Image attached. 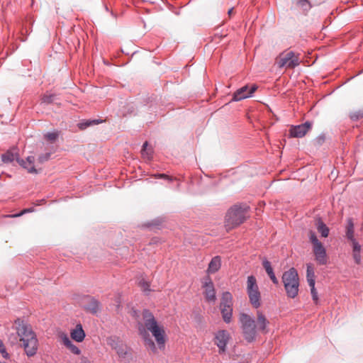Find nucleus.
Returning a JSON list of instances; mask_svg holds the SVG:
<instances>
[{
  "instance_id": "3",
  "label": "nucleus",
  "mask_w": 363,
  "mask_h": 363,
  "mask_svg": "<svg viewBox=\"0 0 363 363\" xmlns=\"http://www.w3.org/2000/svg\"><path fill=\"white\" fill-rule=\"evenodd\" d=\"M15 324L26 355L28 357L34 356L38 350V339L35 333L29 325L20 318L15 320Z\"/></svg>"
},
{
  "instance_id": "21",
  "label": "nucleus",
  "mask_w": 363,
  "mask_h": 363,
  "mask_svg": "<svg viewBox=\"0 0 363 363\" xmlns=\"http://www.w3.org/2000/svg\"><path fill=\"white\" fill-rule=\"evenodd\" d=\"M24 161L26 162V166L28 167V168H25L28 173L31 174H38V170L35 169L34 166V162H35V157L34 156H28L26 157V160Z\"/></svg>"
},
{
  "instance_id": "27",
  "label": "nucleus",
  "mask_w": 363,
  "mask_h": 363,
  "mask_svg": "<svg viewBox=\"0 0 363 363\" xmlns=\"http://www.w3.org/2000/svg\"><path fill=\"white\" fill-rule=\"evenodd\" d=\"M121 342V341L117 337H110L107 340L108 345H110L113 350H116V348L119 345Z\"/></svg>"
},
{
  "instance_id": "7",
  "label": "nucleus",
  "mask_w": 363,
  "mask_h": 363,
  "mask_svg": "<svg viewBox=\"0 0 363 363\" xmlns=\"http://www.w3.org/2000/svg\"><path fill=\"white\" fill-rule=\"evenodd\" d=\"M219 308L223 321L228 324L232 321L233 316V296L232 294L225 291L222 294Z\"/></svg>"
},
{
  "instance_id": "14",
  "label": "nucleus",
  "mask_w": 363,
  "mask_h": 363,
  "mask_svg": "<svg viewBox=\"0 0 363 363\" xmlns=\"http://www.w3.org/2000/svg\"><path fill=\"white\" fill-rule=\"evenodd\" d=\"M83 307L85 311L96 314L100 309V303L98 300L92 296H86L82 302Z\"/></svg>"
},
{
  "instance_id": "33",
  "label": "nucleus",
  "mask_w": 363,
  "mask_h": 363,
  "mask_svg": "<svg viewBox=\"0 0 363 363\" xmlns=\"http://www.w3.org/2000/svg\"><path fill=\"white\" fill-rule=\"evenodd\" d=\"M309 239L313 246L320 243L321 242L318 239L315 233L313 230L309 231Z\"/></svg>"
},
{
  "instance_id": "11",
  "label": "nucleus",
  "mask_w": 363,
  "mask_h": 363,
  "mask_svg": "<svg viewBox=\"0 0 363 363\" xmlns=\"http://www.w3.org/2000/svg\"><path fill=\"white\" fill-rule=\"evenodd\" d=\"M312 123L306 121L304 123L292 126L289 130V135L292 138H302L311 128Z\"/></svg>"
},
{
  "instance_id": "47",
  "label": "nucleus",
  "mask_w": 363,
  "mask_h": 363,
  "mask_svg": "<svg viewBox=\"0 0 363 363\" xmlns=\"http://www.w3.org/2000/svg\"><path fill=\"white\" fill-rule=\"evenodd\" d=\"M82 363H90V362H89L86 361V362H82Z\"/></svg>"
},
{
  "instance_id": "4",
  "label": "nucleus",
  "mask_w": 363,
  "mask_h": 363,
  "mask_svg": "<svg viewBox=\"0 0 363 363\" xmlns=\"http://www.w3.org/2000/svg\"><path fill=\"white\" fill-rule=\"evenodd\" d=\"M282 282L288 298H294L298 294L299 277L294 267L290 268L282 274Z\"/></svg>"
},
{
  "instance_id": "8",
  "label": "nucleus",
  "mask_w": 363,
  "mask_h": 363,
  "mask_svg": "<svg viewBox=\"0 0 363 363\" xmlns=\"http://www.w3.org/2000/svg\"><path fill=\"white\" fill-rule=\"evenodd\" d=\"M230 339V335L226 330H219L215 333L214 343L218 347L219 354L225 352Z\"/></svg>"
},
{
  "instance_id": "19",
  "label": "nucleus",
  "mask_w": 363,
  "mask_h": 363,
  "mask_svg": "<svg viewBox=\"0 0 363 363\" xmlns=\"http://www.w3.org/2000/svg\"><path fill=\"white\" fill-rule=\"evenodd\" d=\"M354 223L352 218H348L345 230V236L348 240L350 241L355 239L354 237Z\"/></svg>"
},
{
  "instance_id": "15",
  "label": "nucleus",
  "mask_w": 363,
  "mask_h": 363,
  "mask_svg": "<svg viewBox=\"0 0 363 363\" xmlns=\"http://www.w3.org/2000/svg\"><path fill=\"white\" fill-rule=\"evenodd\" d=\"M71 337L77 342H82L86 336L85 332L82 324L79 323L75 328L71 331Z\"/></svg>"
},
{
  "instance_id": "28",
  "label": "nucleus",
  "mask_w": 363,
  "mask_h": 363,
  "mask_svg": "<svg viewBox=\"0 0 363 363\" xmlns=\"http://www.w3.org/2000/svg\"><path fill=\"white\" fill-rule=\"evenodd\" d=\"M115 350L118 355L121 357H125L127 354L126 347L122 342L119 344Z\"/></svg>"
},
{
  "instance_id": "22",
  "label": "nucleus",
  "mask_w": 363,
  "mask_h": 363,
  "mask_svg": "<svg viewBox=\"0 0 363 363\" xmlns=\"http://www.w3.org/2000/svg\"><path fill=\"white\" fill-rule=\"evenodd\" d=\"M253 93L254 92H247V94H245V92H233L231 101H239L245 99L252 97Z\"/></svg>"
},
{
  "instance_id": "24",
  "label": "nucleus",
  "mask_w": 363,
  "mask_h": 363,
  "mask_svg": "<svg viewBox=\"0 0 363 363\" xmlns=\"http://www.w3.org/2000/svg\"><path fill=\"white\" fill-rule=\"evenodd\" d=\"M349 117L352 121H357L359 119L363 118V109L350 112Z\"/></svg>"
},
{
  "instance_id": "40",
  "label": "nucleus",
  "mask_w": 363,
  "mask_h": 363,
  "mask_svg": "<svg viewBox=\"0 0 363 363\" xmlns=\"http://www.w3.org/2000/svg\"><path fill=\"white\" fill-rule=\"evenodd\" d=\"M155 178H158V179H167L169 182H172V178L170 177L169 176L165 174H157L155 175Z\"/></svg>"
},
{
  "instance_id": "45",
  "label": "nucleus",
  "mask_w": 363,
  "mask_h": 363,
  "mask_svg": "<svg viewBox=\"0 0 363 363\" xmlns=\"http://www.w3.org/2000/svg\"><path fill=\"white\" fill-rule=\"evenodd\" d=\"M307 282L310 286L311 289H315V279H310L307 280Z\"/></svg>"
},
{
  "instance_id": "18",
  "label": "nucleus",
  "mask_w": 363,
  "mask_h": 363,
  "mask_svg": "<svg viewBox=\"0 0 363 363\" xmlns=\"http://www.w3.org/2000/svg\"><path fill=\"white\" fill-rule=\"evenodd\" d=\"M315 227L319 233H320L321 236L323 238H327L329 235V228L325 225V223L320 218H318L315 222Z\"/></svg>"
},
{
  "instance_id": "34",
  "label": "nucleus",
  "mask_w": 363,
  "mask_h": 363,
  "mask_svg": "<svg viewBox=\"0 0 363 363\" xmlns=\"http://www.w3.org/2000/svg\"><path fill=\"white\" fill-rule=\"evenodd\" d=\"M50 156H51L50 152H46L45 154H41L40 155L38 156V161L39 163L43 164L45 162H47L48 160H49L50 158Z\"/></svg>"
},
{
  "instance_id": "17",
  "label": "nucleus",
  "mask_w": 363,
  "mask_h": 363,
  "mask_svg": "<svg viewBox=\"0 0 363 363\" xmlns=\"http://www.w3.org/2000/svg\"><path fill=\"white\" fill-rule=\"evenodd\" d=\"M221 266V259L220 256L213 257L208 264L207 269L208 274H213L219 270Z\"/></svg>"
},
{
  "instance_id": "42",
  "label": "nucleus",
  "mask_w": 363,
  "mask_h": 363,
  "mask_svg": "<svg viewBox=\"0 0 363 363\" xmlns=\"http://www.w3.org/2000/svg\"><path fill=\"white\" fill-rule=\"evenodd\" d=\"M353 258L356 264H359L361 262L360 252H353Z\"/></svg>"
},
{
  "instance_id": "32",
  "label": "nucleus",
  "mask_w": 363,
  "mask_h": 363,
  "mask_svg": "<svg viewBox=\"0 0 363 363\" xmlns=\"http://www.w3.org/2000/svg\"><path fill=\"white\" fill-rule=\"evenodd\" d=\"M0 353L1 354L2 357L4 359H8L10 358V354L7 352L5 345L1 339H0Z\"/></svg>"
},
{
  "instance_id": "10",
  "label": "nucleus",
  "mask_w": 363,
  "mask_h": 363,
  "mask_svg": "<svg viewBox=\"0 0 363 363\" xmlns=\"http://www.w3.org/2000/svg\"><path fill=\"white\" fill-rule=\"evenodd\" d=\"M1 158L4 164H12L14 166L13 162L16 161L23 168H28L24 160L20 157L19 154L17 152H14L12 150H9L2 154Z\"/></svg>"
},
{
  "instance_id": "12",
  "label": "nucleus",
  "mask_w": 363,
  "mask_h": 363,
  "mask_svg": "<svg viewBox=\"0 0 363 363\" xmlns=\"http://www.w3.org/2000/svg\"><path fill=\"white\" fill-rule=\"evenodd\" d=\"M313 252L318 264L325 265L328 262L326 250L322 242L313 246Z\"/></svg>"
},
{
  "instance_id": "30",
  "label": "nucleus",
  "mask_w": 363,
  "mask_h": 363,
  "mask_svg": "<svg viewBox=\"0 0 363 363\" xmlns=\"http://www.w3.org/2000/svg\"><path fill=\"white\" fill-rule=\"evenodd\" d=\"M259 89V86L256 84H252L250 85H245L242 87L238 89L236 91H257Z\"/></svg>"
},
{
  "instance_id": "35",
  "label": "nucleus",
  "mask_w": 363,
  "mask_h": 363,
  "mask_svg": "<svg viewBox=\"0 0 363 363\" xmlns=\"http://www.w3.org/2000/svg\"><path fill=\"white\" fill-rule=\"evenodd\" d=\"M350 242H352V245L353 252H357L361 251V245L359 244L356 239L350 240Z\"/></svg>"
},
{
  "instance_id": "16",
  "label": "nucleus",
  "mask_w": 363,
  "mask_h": 363,
  "mask_svg": "<svg viewBox=\"0 0 363 363\" xmlns=\"http://www.w3.org/2000/svg\"><path fill=\"white\" fill-rule=\"evenodd\" d=\"M262 266H263L264 269H265L267 275L269 276V277L273 282V284H278L279 281L275 276V274L274 272V269L272 267L271 262L269 260H267L266 258H264L262 260Z\"/></svg>"
},
{
  "instance_id": "36",
  "label": "nucleus",
  "mask_w": 363,
  "mask_h": 363,
  "mask_svg": "<svg viewBox=\"0 0 363 363\" xmlns=\"http://www.w3.org/2000/svg\"><path fill=\"white\" fill-rule=\"evenodd\" d=\"M325 140V135L324 133H322L320 135H318L315 140V144H317L318 145H322L324 143Z\"/></svg>"
},
{
  "instance_id": "23",
  "label": "nucleus",
  "mask_w": 363,
  "mask_h": 363,
  "mask_svg": "<svg viewBox=\"0 0 363 363\" xmlns=\"http://www.w3.org/2000/svg\"><path fill=\"white\" fill-rule=\"evenodd\" d=\"M315 279L314 267L311 263L306 264V280Z\"/></svg>"
},
{
  "instance_id": "43",
  "label": "nucleus",
  "mask_w": 363,
  "mask_h": 363,
  "mask_svg": "<svg viewBox=\"0 0 363 363\" xmlns=\"http://www.w3.org/2000/svg\"><path fill=\"white\" fill-rule=\"evenodd\" d=\"M148 145V143L147 141H145L143 145V147H142V150H141V153L143 156H145V155H148L149 153L147 150V147Z\"/></svg>"
},
{
  "instance_id": "29",
  "label": "nucleus",
  "mask_w": 363,
  "mask_h": 363,
  "mask_svg": "<svg viewBox=\"0 0 363 363\" xmlns=\"http://www.w3.org/2000/svg\"><path fill=\"white\" fill-rule=\"evenodd\" d=\"M297 4L303 11H308L311 8V3L308 0H298Z\"/></svg>"
},
{
  "instance_id": "5",
  "label": "nucleus",
  "mask_w": 363,
  "mask_h": 363,
  "mask_svg": "<svg viewBox=\"0 0 363 363\" xmlns=\"http://www.w3.org/2000/svg\"><path fill=\"white\" fill-rule=\"evenodd\" d=\"M248 208L247 206L234 205L228 211L225 216V227L227 230L233 229L245 220Z\"/></svg>"
},
{
  "instance_id": "39",
  "label": "nucleus",
  "mask_w": 363,
  "mask_h": 363,
  "mask_svg": "<svg viewBox=\"0 0 363 363\" xmlns=\"http://www.w3.org/2000/svg\"><path fill=\"white\" fill-rule=\"evenodd\" d=\"M68 349L74 354L78 355L81 353L80 349L74 344H72V345Z\"/></svg>"
},
{
  "instance_id": "1",
  "label": "nucleus",
  "mask_w": 363,
  "mask_h": 363,
  "mask_svg": "<svg viewBox=\"0 0 363 363\" xmlns=\"http://www.w3.org/2000/svg\"><path fill=\"white\" fill-rule=\"evenodd\" d=\"M143 316L145 328L142 325L138 328L139 335L141 336L145 346L150 350L152 352L157 353V349L147 330L152 333L160 350H164L165 347V332L162 327L160 326L152 312L147 309L143 311Z\"/></svg>"
},
{
  "instance_id": "26",
  "label": "nucleus",
  "mask_w": 363,
  "mask_h": 363,
  "mask_svg": "<svg viewBox=\"0 0 363 363\" xmlns=\"http://www.w3.org/2000/svg\"><path fill=\"white\" fill-rule=\"evenodd\" d=\"M56 99L57 94L54 93L50 94L43 95L41 100L42 103L49 104L53 103Z\"/></svg>"
},
{
  "instance_id": "13",
  "label": "nucleus",
  "mask_w": 363,
  "mask_h": 363,
  "mask_svg": "<svg viewBox=\"0 0 363 363\" xmlns=\"http://www.w3.org/2000/svg\"><path fill=\"white\" fill-rule=\"evenodd\" d=\"M279 67H286L289 68H294L298 65V58L294 55V52H289L280 58L279 62Z\"/></svg>"
},
{
  "instance_id": "9",
  "label": "nucleus",
  "mask_w": 363,
  "mask_h": 363,
  "mask_svg": "<svg viewBox=\"0 0 363 363\" xmlns=\"http://www.w3.org/2000/svg\"><path fill=\"white\" fill-rule=\"evenodd\" d=\"M202 287L204 289L203 295L208 302H214L216 299V290L211 278L207 275L201 281Z\"/></svg>"
},
{
  "instance_id": "20",
  "label": "nucleus",
  "mask_w": 363,
  "mask_h": 363,
  "mask_svg": "<svg viewBox=\"0 0 363 363\" xmlns=\"http://www.w3.org/2000/svg\"><path fill=\"white\" fill-rule=\"evenodd\" d=\"M101 123H102V121L101 120H98V119L83 120V121H82L81 122H79L78 123L77 126H78V128L80 130H84V129H86V128H88L89 126H91V125H97V124H99Z\"/></svg>"
},
{
  "instance_id": "44",
  "label": "nucleus",
  "mask_w": 363,
  "mask_h": 363,
  "mask_svg": "<svg viewBox=\"0 0 363 363\" xmlns=\"http://www.w3.org/2000/svg\"><path fill=\"white\" fill-rule=\"evenodd\" d=\"M33 208H26V209L23 210L20 213L16 214L13 216H15V217L20 216L21 215H23L26 213H30V212H33Z\"/></svg>"
},
{
  "instance_id": "46",
  "label": "nucleus",
  "mask_w": 363,
  "mask_h": 363,
  "mask_svg": "<svg viewBox=\"0 0 363 363\" xmlns=\"http://www.w3.org/2000/svg\"><path fill=\"white\" fill-rule=\"evenodd\" d=\"M233 9H230L228 11V15H229V16H230V15H231V13H233Z\"/></svg>"
},
{
  "instance_id": "31",
  "label": "nucleus",
  "mask_w": 363,
  "mask_h": 363,
  "mask_svg": "<svg viewBox=\"0 0 363 363\" xmlns=\"http://www.w3.org/2000/svg\"><path fill=\"white\" fill-rule=\"evenodd\" d=\"M139 285L145 293H148L149 291H150V283L145 281L144 279H142L139 281Z\"/></svg>"
},
{
  "instance_id": "25",
  "label": "nucleus",
  "mask_w": 363,
  "mask_h": 363,
  "mask_svg": "<svg viewBox=\"0 0 363 363\" xmlns=\"http://www.w3.org/2000/svg\"><path fill=\"white\" fill-rule=\"evenodd\" d=\"M59 134V131L48 132L44 135V138L50 143H54L58 138Z\"/></svg>"
},
{
  "instance_id": "38",
  "label": "nucleus",
  "mask_w": 363,
  "mask_h": 363,
  "mask_svg": "<svg viewBox=\"0 0 363 363\" xmlns=\"http://www.w3.org/2000/svg\"><path fill=\"white\" fill-rule=\"evenodd\" d=\"M62 340L63 344L67 348H69L72 345V344H73L72 342L69 340V338L68 337V336L67 335H64L62 337Z\"/></svg>"
},
{
  "instance_id": "6",
  "label": "nucleus",
  "mask_w": 363,
  "mask_h": 363,
  "mask_svg": "<svg viewBox=\"0 0 363 363\" xmlns=\"http://www.w3.org/2000/svg\"><path fill=\"white\" fill-rule=\"evenodd\" d=\"M247 294L249 297L250 303L255 308H258L261 306V294L255 276L247 277Z\"/></svg>"
},
{
  "instance_id": "2",
  "label": "nucleus",
  "mask_w": 363,
  "mask_h": 363,
  "mask_svg": "<svg viewBox=\"0 0 363 363\" xmlns=\"http://www.w3.org/2000/svg\"><path fill=\"white\" fill-rule=\"evenodd\" d=\"M238 321L243 338L247 343H252L257 340V330L263 334L269 331L267 326L269 322L259 311L257 312V323L253 317L244 312L240 313Z\"/></svg>"
},
{
  "instance_id": "41",
  "label": "nucleus",
  "mask_w": 363,
  "mask_h": 363,
  "mask_svg": "<svg viewBox=\"0 0 363 363\" xmlns=\"http://www.w3.org/2000/svg\"><path fill=\"white\" fill-rule=\"evenodd\" d=\"M161 224V222L160 220L158 219H156V220H152L151 222L148 223L147 226L148 228H150V227H158L160 226Z\"/></svg>"
},
{
  "instance_id": "37",
  "label": "nucleus",
  "mask_w": 363,
  "mask_h": 363,
  "mask_svg": "<svg viewBox=\"0 0 363 363\" xmlns=\"http://www.w3.org/2000/svg\"><path fill=\"white\" fill-rule=\"evenodd\" d=\"M311 294L312 299L314 301V303L315 304H318L319 300H318V292H317L315 288V289H311Z\"/></svg>"
}]
</instances>
